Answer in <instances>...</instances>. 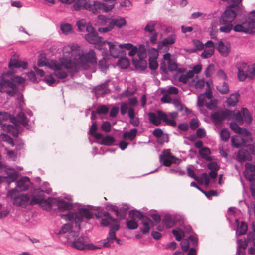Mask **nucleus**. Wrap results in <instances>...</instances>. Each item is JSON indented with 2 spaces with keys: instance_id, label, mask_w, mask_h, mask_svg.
<instances>
[{
  "instance_id": "nucleus-1",
  "label": "nucleus",
  "mask_w": 255,
  "mask_h": 255,
  "mask_svg": "<svg viewBox=\"0 0 255 255\" xmlns=\"http://www.w3.org/2000/svg\"><path fill=\"white\" fill-rule=\"evenodd\" d=\"M14 73V71L8 70L0 75V92L6 93L10 97L14 96L18 92L16 84H23L25 81Z\"/></svg>"
},
{
  "instance_id": "nucleus-2",
  "label": "nucleus",
  "mask_w": 255,
  "mask_h": 255,
  "mask_svg": "<svg viewBox=\"0 0 255 255\" xmlns=\"http://www.w3.org/2000/svg\"><path fill=\"white\" fill-rule=\"evenodd\" d=\"M59 215L66 221H70L71 223L74 222L76 227L79 228H80V224L83 222L84 219L89 220L94 217L93 213L86 207L78 208L77 212L69 211L67 214H60Z\"/></svg>"
},
{
  "instance_id": "nucleus-3",
  "label": "nucleus",
  "mask_w": 255,
  "mask_h": 255,
  "mask_svg": "<svg viewBox=\"0 0 255 255\" xmlns=\"http://www.w3.org/2000/svg\"><path fill=\"white\" fill-rule=\"evenodd\" d=\"M242 0H234L233 3H230L221 16L219 24H226L227 22L232 23L237 16L240 10V3Z\"/></svg>"
},
{
  "instance_id": "nucleus-4",
  "label": "nucleus",
  "mask_w": 255,
  "mask_h": 255,
  "mask_svg": "<svg viewBox=\"0 0 255 255\" xmlns=\"http://www.w3.org/2000/svg\"><path fill=\"white\" fill-rule=\"evenodd\" d=\"M255 27V10L250 12L248 17H243L241 21L234 26L236 32L249 33Z\"/></svg>"
},
{
  "instance_id": "nucleus-5",
  "label": "nucleus",
  "mask_w": 255,
  "mask_h": 255,
  "mask_svg": "<svg viewBox=\"0 0 255 255\" xmlns=\"http://www.w3.org/2000/svg\"><path fill=\"white\" fill-rule=\"evenodd\" d=\"M79 234L78 231L70 232L67 237L68 243L73 248L79 250H84L85 249L88 238L86 236H79Z\"/></svg>"
},
{
  "instance_id": "nucleus-6",
  "label": "nucleus",
  "mask_w": 255,
  "mask_h": 255,
  "mask_svg": "<svg viewBox=\"0 0 255 255\" xmlns=\"http://www.w3.org/2000/svg\"><path fill=\"white\" fill-rule=\"evenodd\" d=\"M105 2H108L111 4H107L106 3L95 1L93 4H91V5L88 7L89 11L95 14L100 13L101 12H107L111 10L114 7L115 4L113 3L116 0H103Z\"/></svg>"
},
{
  "instance_id": "nucleus-7",
  "label": "nucleus",
  "mask_w": 255,
  "mask_h": 255,
  "mask_svg": "<svg viewBox=\"0 0 255 255\" xmlns=\"http://www.w3.org/2000/svg\"><path fill=\"white\" fill-rule=\"evenodd\" d=\"M79 60V62L82 66L89 63L92 65H96L97 63L96 53L93 49H90L87 53L80 55Z\"/></svg>"
},
{
  "instance_id": "nucleus-8",
  "label": "nucleus",
  "mask_w": 255,
  "mask_h": 255,
  "mask_svg": "<svg viewBox=\"0 0 255 255\" xmlns=\"http://www.w3.org/2000/svg\"><path fill=\"white\" fill-rule=\"evenodd\" d=\"M84 38L88 42L91 44L99 43L103 40V37L98 36V32L93 26L88 27L87 33L85 35Z\"/></svg>"
},
{
  "instance_id": "nucleus-9",
  "label": "nucleus",
  "mask_w": 255,
  "mask_h": 255,
  "mask_svg": "<svg viewBox=\"0 0 255 255\" xmlns=\"http://www.w3.org/2000/svg\"><path fill=\"white\" fill-rule=\"evenodd\" d=\"M249 65L244 62H239L236 64L238 69V78L240 81H244L248 77Z\"/></svg>"
},
{
  "instance_id": "nucleus-10",
  "label": "nucleus",
  "mask_w": 255,
  "mask_h": 255,
  "mask_svg": "<svg viewBox=\"0 0 255 255\" xmlns=\"http://www.w3.org/2000/svg\"><path fill=\"white\" fill-rule=\"evenodd\" d=\"M109 48L110 55L114 58H118L120 56H125L127 54L126 50L122 49L119 45L115 44L114 42H108Z\"/></svg>"
},
{
  "instance_id": "nucleus-11",
  "label": "nucleus",
  "mask_w": 255,
  "mask_h": 255,
  "mask_svg": "<svg viewBox=\"0 0 255 255\" xmlns=\"http://www.w3.org/2000/svg\"><path fill=\"white\" fill-rule=\"evenodd\" d=\"M109 80H106L103 83L97 85L93 88V91L96 97H104L106 94L110 93V90L107 87Z\"/></svg>"
},
{
  "instance_id": "nucleus-12",
  "label": "nucleus",
  "mask_w": 255,
  "mask_h": 255,
  "mask_svg": "<svg viewBox=\"0 0 255 255\" xmlns=\"http://www.w3.org/2000/svg\"><path fill=\"white\" fill-rule=\"evenodd\" d=\"M56 204L57 206V208L55 209L54 212L58 214V212H64L69 211L72 209L73 207V204L69 202H66L63 200H60L57 198V200L56 201Z\"/></svg>"
},
{
  "instance_id": "nucleus-13",
  "label": "nucleus",
  "mask_w": 255,
  "mask_h": 255,
  "mask_svg": "<svg viewBox=\"0 0 255 255\" xmlns=\"http://www.w3.org/2000/svg\"><path fill=\"white\" fill-rule=\"evenodd\" d=\"M30 196L28 194H21L13 198V204L17 206L26 207L30 201Z\"/></svg>"
},
{
  "instance_id": "nucleus-14",
  "label": "nucleus",
  "mask_w": 255,
  "mask_h": 255,
  "mask_svg": "<svg viewBox=\"0 0 255 255\" xmlns=\"http://www.w3.org/2000/svg\"><path fill=\"white\" fill-rule=\"evenodd\" d=\"M30 185L32 186L33 184L31 182L30 179L27 176L22 177L16 182V187L20 191H26Z\"/></svg>"
},
{
  "instance_id": "nucleus-15",
  "label": "nucleus",
  "mask_w": 255,
  "mask_h": 255,
  "mask_svg": "<svg viewBox=\"0 0 255 255\" xmlns=\"http://www.w3.org/2000/svg\"><path fill=\"white\" fill-rule=\"evenodd\" d=\"M247 142L250 141H247L245 138L241 137L239 135H235L231 138L232 146L236 148L246 147Z\"/></svg>"
},
{
  "instance_id": "nucleus-16",
  "label": "nucleus",
  "mask_w": 255,
  "mask_h": 255,
  "mask_svg": "<svg viewBox=\"0 0 255 255\" xmlns=\"http://www.w3.org/2000/svg\"><path fill=\"white\" fill-rule=\"evenodd\" d=\"M9 70L13 71V68H22L23 69H26L28 68V63L26 61H20L15 58H11L8 64Z\"/></svg>"
},
{
  "instance_id": "nucleus-17",
  "label": "nucleus",
  "mask_w": 255,
  "mask_h": 255,
  "mask_svg": "<svg viewBox=\"0 0 255 255\" xmlns=\"http://www.w3.org/2000/svg\"><path fill=\"white\" fill-rule=\"evenodd\" d=\"M252 160V156L250 153L246 149H240L239 150L237 160L240 163H243L246 161H251Z\"/></svg>"
},
{
  "instance_id": "nucleus-18",
  "label": "nucleus",
  "mask_w": 255,
  "mask_h": 255,
  "mask_svg": "<svg viewBox=\"0 0 255 255\" xmlns=\"http://www.w3.org/2000/svg\"><path fill=\"white\" fill-rule=\"evenodd\" d=\"M215 47L224 57L227 56L231 51L230 43L227 42L226 44L225 45L222 41H220L219 43H216Z\"/></svg>"
},
{
  "instance_id": "nucleus-19",
  "label": "nucleus",
  "mask_w": 255,
  "mask_h": 255,
  "mask_svg": "<svg viewBox=\"0 0 255 255\" xmlns=\"http://www.w3.org/2000/svg\"><path fill=\"white\" fill-rule=\"evenodd\" d=\"M190 186L192 187H195L196 188L198 189L202 193H203L208 199H210V198L212 196H217L219 195V193L217 191L214 190H211L208 191H205L204 189L201 188L194 181H192L191 183Z\"/></svg>"
},
{
  "instance_id": "nucleus-20",
  "label": "nucleus",
  "mask_w": 255,
  "mask_h": 255,
  "mask_svg": "<svg viewBox=\"0 0 255 255\" xmlns=\"http://www.w3.org/2000/svg\"><path fill=\"white\" fill-rule=\"evenodd\" d=\"M142 224L143 227H140V230L144 234H147L150 231V226L153 225V221L148 217L145 216L142 220Z\"/></svg>"
},
{
  "instance_id": "nucleus-21",
  "label": "nucleus",
  "mask_w": 255,
  "mask_h": 255,
  "mask_svg": "<svg viewBox=\"0 0 255 255\" xmlns=\"http://www.w3.org/2000/svg\"><path fill=\"white\" fill-rule=\"evenodd\" d=\"M176 39V35L175 34H171L167 38H164L161 43L158 45V48L162 47L167 46L168 45H172L175 43Z\"/></svg>"
},
{
  "instance_id": "nucleus-22",
  "label": "nucleus",
  "mask_w": 255,
  "mask_h": 255,
  "mask_svg": "<svg viewBox=\"0 0 255 255\" xmlns=\"http://www.w3.org/2000/svg\"><path fill=\"white\" fill-rule=\"evenodd\" d=\"M237 227L236 230V235L237 236L244 235L246 233L248 229L247 224L244 222L242 221L240 225H239V221L238 219H236Z\"/></svg>"
},
{
  "instance_id": "nucleus-23",
  "label": "nucleus",
  "mask_w": 255,
  "mask_h": 255,
  "mask_svg": "<svg viewBox=\"0 0 255 255\" xmlns=\"http://www.w3.org/2000/svg\"><path fill=\"white\" fill-rule=\"evenodd\" d=\"M240 94L237 92L235 94H231L230 96L226 99V103L228 107L235 106L239 101L240 98Z\"/></svg>"
},
{
  "instance_id": "nucleus-24",
  "label": "nucleus",
  "mask_w": 255,
  "mask_h": 255,
  "mask_svg": "<svg viewBox=\"0 0 255 255\" xmlns=\"http://www.w3.org/2000/svg\"><path fill=\"white\" fill-rule=\"evenodd\" d=\"M152 50L154 51V53L152 54V56H150L149 59V67L152 70H156L158 67V64L157 61L156 60L157 58V50L155 48H153Z\"/></svg>"
},
{
  "instance_id": "nucleus-25",
  "label": "nucleus",
  "mask_w": 255,
  "mask_h": 255,
  "mask_svg": "<svg viewBox=\"0 0 255 255\" xmlns=\"http://www.w3.org/2000/svg\"><path fill=\"white\" fill-rule=\"evenodd\" d=\"M17 118L18 119V122L20 124L22 125L24 127L26 128L28 130L32 129V127L28 124L29 120L27 119L25 114L21 111L18 113L17 115Z\"/></svg>"
},
{
  "instance_id": "nucleus-26",
  "label": "nucleus",
  "mask_w": 255,
  "mask_h": 255,
  "mask_svg": "<svg viewBox=\"0 0 255 255\" xmlns=\"http://www.w3.org/2000/svg\"><path fill=\"white\" fill-rule=\"evenodd\" d=\"M116 239V234L113 232L108 233L107 238L102 240L103 247L105 248H111L112 244Z\"/></svg>"
},
{
  "instance_id": "nucleus-27",
  "label": "nucleus",
  "mask_w": 255,
  "mask_h": 255,
  "mask_svg": "<svg viewBox=\"0 0 255 255\" xmlns=\"http://www.w3.org/2000/svg\"><path fill=\"white\" fill-rule=\"evenodd\" d=\"M211 117L216 124L219 125L225 120L223 110L218 111L211 114Z\"/></svg>"
},
{
  "instance_id": "nucleus-28",
  "label": "nucleus",
  "mask_w": 255,
  "mask_h": 255,
  "mask_svg": "<svg viewBox=\"0 0 255 255\" xmlns=\"http://www.w3.org/2000/svg\"><path fill=\"white\" fill-rule=\"evenodd\" d=\"M132 64L136 69L144 70L147 67V62L145 59H138L133 58L132 60Z\"/></svg>"
},
{
  "instance_id": "nucleus-29",
  "label": "nucleus",
  "mask_w": 255,
  "mask_h": 255,
  "mask_svg": "<svg viewBox=\"0 0 255 255\" xmlns=\"http://www.w3.org/2000/svg\"><path fill=\"white\" fill-rule=\"evenodd\" d=\"M199 154L202 159L207 161L211 162L213 159L212 157L209 156L211 154V151L208 147H202L199 150Z\"/></svg>"
},
{
  "instance_id": "nucleus-30",
  "label": "nucleus",
  "mask_w": 255,
  "mask_h": 255,
  "mask_svg": "<svg viewBox=\"0 0 255 255\" xmlns=\"http://www.w3.org/2000/svg\"><path fill=\"white\" fill-rule=\"evenodd\" d=\"M129 207L128 205L124 204L122 207L118 208V213L116 214V216L119 220H122L126 218L127 211L129 210Z\"/></svg>"
},
{
  "instance_id": "nucleus-31",
  "label": "nucleus",
  "mask_w": 255,
  "mask_h": 255,
  "mask_svg": "<svg viewBox=\"0 0 255 255\" xmlns=\"http://www.w3.org/2000/svg\"><path fill=\"white\" fill-rule=\"evenodd\" d=\"M91 5L90 3L87 2L86 0H77V1L74 3L73 8L75 10H79L82 8L85 9L89 11L88 7Z\"/></svg>"
},
{
  "instance_id": "nucleus-32",
  "label": "nucleus",
  "mask_w": 255,
  "mask_h": 255,
  "mask_svg": "<svg viewBox=\"0 0 255 255\" xmlns=\"http://www.w3.org/2000/svg\"><path fill=\"white\" fill-rule=\"evenodd\" d=\"M162 223L168 228L173 227L175 223L172 214H166L162 219Z\"/></svg>"
},
{
  "instance_id": "nucleus-33",
  "label": "nucleus",
  "mask_w": 255,
  "mask_h": 255,
  "mask_svg": "<svg viewBox=\"0 0 255 255\" xmlns=\"http://www.w3.org/2000/svg\"><path fill=\"white\" fill-rule=\"evenodd\" d=\"M60 64H61V68L64 67L67 69H72L73 62L72 59L70 57H64L60 60Z\"/></svg>"
},
{
  "instance_id": "nucleus-34",
  "label": "nucleus",
  "mask_w": 255,
  "mask_h": 255,
  "mask_svg": "<svg viewBox=\"0 0 255 255\" xmlns=\"http://www.w3.org/2000/svg\"><path fill=\"white\" fill-rule=\"evenodd\" d=\"M137 129L132 128L129 131H126L123 135V138L125 139H129L130 141H133L136 137Z\"/></svg>"
},
{
  "instance_id": "nucleus-35",
  "label": "nucleus",
  "mask_w": 255,
  "mask_h": 255,
  "mask_svg": "<svg viewBox=\"0 0 255 255\" xmlns=\"http://www.w3.org/2000/svg\"><path fill=\"white\" fill-rule=\"evenodd\" d=\"M119 60L117 62V65L121 69H127L130 63L128 59L125 56H120L118 57Z\"/></svg>"
},
{
  "instance_id": "nucleus-36",
  "label": "nucleus",
  "mask_w": 255,
  "mask_h": 255,
  "mask_svg": "<svg viewBox=\"0 0 255 255\" xmlns=\"http://www.w3.org/2000/svg\"><path fill=\"white\" fill-rule=\"evenodd\" d=\"M240 128L236 133L240 134L241 137L245 138L247 141H252V138L251 133L245 128L240 127Z\"/></svg>"
},
{
  "instance_id": "nucleus-37",
  "label": "nucleus",
  "mask_w": 255,
  "mask_h": 255,
  "mask_svg": "<svg viewBox=\"0 0 255 255\" xmlns=\"http://www.w3.org/2000/svg\"><path fill=\"white\" fill-rule=\"evenodd\" d=\"M115 142V139L113 136L108 135L104 137L99 143L101 145L112 146L114 144Z\"/></svg>"
},
{
  "instance_id": "nucleus-38",
  "label": "nucleus",
  "mask_w": 255,
  "mask_h": 255,
  "mask_svg": "<svg viewBox=\"0 0 255 255\" xmlns=\"http://www.w3.org/2000/svg\"><path fill=\"white\" fill-rule=\"evenodd\" d=\"M108 58L103 57L102 59L99 61L98 67L100 70L103 72L106 73L109 68L108 63Z\"/></svg>"
},
{
  "instance_id": "nucleus-39",
  "label": "nucleus",
  "mask_w": 255,
  "mask_h": 255,
  "mask_svg": "<svg viewBox=\"0 0 255 255\" xmlns=\"http://www.w3.org/2000/svg\"><path fill=\"white\" fill-rule=\"evenodd\" d=\"M145 216L140 211L136 210H131L129 212V218H137L139 220H142Z\"/></svg>"
},
{
  "instance_id": "nucleus-40",
  "label": "nucleus",
  "mask_w": 255,
  "mask_h": 255,
  "mask_svg": "<svg viewBox=\"0 0 255 255\" xmlns=\"http://www.w3.org/2000/svg\"><path fill=\"white\" fill-rule=\"evenodd\" d=\"M222 25L220 27V31L223 33H228L232 29L234 30V26H233L232 23L227 22L226 24H219Z\"/></svg>"
},
{
  "instance_id": "nucleus-41",
  "label": "nucleus",
  "mask_w": 255,
  "mask_h": 255,
  "mask_svg": "<svg viewBox=\"0 0 255 255\" xmlns=\"http://www.w3.org/2000/svg\"><path fill=\"white\" fill-rule=\"evenodd\" d=\"M77 25L80 31L84 32L86 31L87 32H88V27H89V26H93L91 23L87 24L85 20L83 19L78 21L77 22Z\"/></svg>"
},
{
  "instance_id": "nucleus-42",
  "label": "nucleus",
  "mask_w": 255,
  "mask_h": 255,
  "mask_svg": "<svg viewBox=\"0 0 255 255\" xmlns=\"http://www.w3.org/2000/svg\"><path fill=\"white\" fill-rule=\"evenodd\" d=\"M47 67L55 71L62 69L60 63L55 60H52L48 62Z\"/></svg>"
},
{
  "instance_id": "nucleus-43",
  "label": "nucleus",
  "mask_w": 255,
  "mask_h": 255,
  "mask_svg": "<svg viewBox=\"0 0 255 255\" xmlns=\"http://www.w3.org/2000/svg\"><path fill=\"white\" fill-rule=\"evenodd\" d=\"M149 120L150 122L155 126H159L161 124V121L158 119V116L155 113L149 112L148 114Z\"/></svg>"
},
{
  "instance_id": "nucleus-44",
  "label": "nucleus",
  "mask_w": 255,
  "mask_h": 255,
  "mask_svg": "<svg viewBox=\"0 0 255 255\" xmlns=\"http://www.w3.org/2000/svg\"><path fill=\"white\" fill-rule=\"evenodd\" d=\"M172 104L176 107V108L179 111H182L184 108L185 109L186 113H188L189 109L184 104H183L180 100L179 99H175L172 102Z\"/></svg>"
},
{
  "instance_id": "nucleus-45",
  "label": "nucleus",
  "mask_w": 255,
  "mask_h": 255,
  "mask_svg": "<svg viewBox=\"0 0 255 255\" xmlns=\"http://www.w3.org/2000/svg\"><path fill=\"white\" fill-rule=\"evenodd\" d=\"M73 227V225L71 223L65 224L61 227L60 230L58 233V234H65L67 233L69 234L70 232L73 231L72 230ZM68 236L69 234L68 235Z\"/></svg>"
},
{
  "instance_id": "nucleus-46",
  "label": "nucleus",
  "mask_w": 255,
  "mask_h": 255,
  "mask_svg": "<svg viewBox=\"0 0 255 255\" xmlns=\"http://www.w3.org/2000/svg\"><path fill=\"white\" fill-rule=\"evenodd\" d=\"M57 200V198L54 197H48V199H45L43 197V200L42 201V203H46L48 207L45 208V210L47 211H50L52 209V205L54 204H56V201Z\"/></svg>"
},
{
  "instance_id": "nucleus-47",
  "label": "nucleus",
  "mask_w": 255,
  "mask_h": 255,
  "mask_svg": "<svg viewBox=\"0 0 255 255\" xmlns=\"http://www.w3.org/2000/svg\"><path fill=\"white\" fill-rule=\"evenodd\" d=\"M157 24V22L155 21H149L145 26L144 28V30L146 32H148L149 33H152L154 32L155 28V27Z\"/></svg>"
},
{
  "instance_id": "nucleus-48",
  "label": "nucleus",
  "mask_w": 255,
  "mask_h": 255,
  "mask_svg": "<svg viewBox=\"0 0 255 255\" xmlns=\"http://www.w3.org/2000/svg\"><path fill=\"white\" fill-rule=\"evenodd\" d=\"M126 225L128 229L134 230L138 227V224L134 218L127 219L126 220Z\"/></svg>"
},
{
  "instance_id": "nucleus-49",
  "label": "nucleus",
  "mask_w": 255,
  "mask_h": 255,
  "mask_svg": "<svg viewBox=\"0 0 255 255\" xmlns=\"http://www.w3.org/2000/svg\"><path fill=\"white\" fill-rule=\"evenodd\" d=\"M17 178V173L16 172L10 173L8 174L7 176L4 177V181L6 182L8 185L11 183L14 182Z\"/></svg>"
},
{
  "instance_id": "nucleus-50",
  "label": "nucleus",
  "mask_w": 255,
  "mask_h": 255,
  "mask_svg": "<svg viewBox=\"0 0 255 255\" xmlns=\"http://www.w3.org/2000/svg\"><path fill=\"white\" fill-rule=\"evenodd\" d=\"M242 112L246 123L247 124H250L252 122L253 119L249 110L247 108H242Z\"/></svg>"
},
{
  "instance_id": "nucleus-51",
  "label": "nucleus",
  "mask_w": 255,
  "mask_h": 255,
  "mask_svg": "<svg viewBox=\"0 0 255 255\" xmlns=\"http://www.w3.org/2000/svg\"><path fill=\"white\" fill-rule=\"evenodd\" d=\"M216 88L222 94H226L229 91V86L225 82H223L222 84L217 86Z\"/></svg>"
},
{
  "instance_id": "nucleus-52",
  "label": "nucleus",
  "mask_w": 255,
  "mask_h": 255,
  "mask_svg": "<svg viewBox=\"0 0 255 255\" xmlns=\"http://www.w3.org/2000/svg\"><path fill=\"white\" fill-rule=\"evenodd\" d=\"M43 200V195L39 194L36 196H34L30 199L29 204L31 205H34L37 204L42 203Z\"/></svg>"
},
{
  "instance_id": "nucleus-53",
  "label": "nucleus",
  "mask_w": 255,
  "mask_h": 255,
  "mask_svg": "<svg viewBox=\"0 0 255 255\" xmlns=\"http://www.w3.org/2000/svg\"><path fill=\"white\" fill-rule=\"evenodd\" d=\"M220 135L222 141L227 142L230 138V133L227 128H224L221 130Z\"/></svg>"
},
{
  "instance_id": "nucleus-54",
  "label": "nucleus",
  "mask_w": 255,
  "mask_h": 255,
  "mask_svg": "<svg viewBox=\"0 0 255 255\" xmlns=\"http://www.w3.org/2000/svg\"><path fill=\"white\" fill-rule=\"evenodd\" d=\"M138 59H144L146 57V49L144 45H140L137 51Z\"/></svg>"
},
{
  "instance_id": "nucleus-55",
  "label": "nucleus",
  "mask_w": 255,
  "mask_h": 255,
  "mask_svg": "<svg viewBox=\"0 0 255 255\" xmlns=\"http://www.w3.org/2000/svg\"><path fill=\"white\" fill-rule=\"evenodd\" d=\"M119 219H117L116 222H113L109 227H110L109 231L108 233L112 232L115 233L120 229Z\"/></svg>"
},
{
  "instance_id": "nucleus-56",
  "label": "nucleus",
  "mask_w": 255,
  "mask_h": 255,
  "mask_svg": "<svg viewBox=\"0 0 255 255\" xmlns=\"http://www.w3.org/2000/svg\"><path fill=\"white\" fill-rule=\"evenodd\" d=\"M172 233L175 237V239L177 241H181L182 237L184 235V232L180 229L178 228L177 229L173 230Z\"/></svg>"
},
{
  "instance_id": "nucleus-57",
  "label": "nucleus",
  "mask_w": 255,
  "mask_h": 255,
  "mask_svg": "<svg viewBox=\"0 0 255 255\" xmlns=\"http://www.w3.org/2000/svg\"><path fill=\"white\" fill-rule=\"evenodd\" d=\"M244 176L245 179L250 182V185L255 184V173L245 172Z\"/></svg>"
},
{
  "instance_id": "nucleus-58",
  "label": "nucleus",
  "mask_w": 255,
  "mask_h": 255,
  "mask_svg": "<svg viewBox=\"0 0 255 255\" xmlns=\"http://www.w3.org/2000/svg\"><path fill=\"white\" fill-rule=\"evenodd\" d=\"M112 20L115 26L119 28H122L126 24V21L124 18L121 17L119 19H113Z\"/></svg>"
},
{
  "instance_id": "nucleus-59",
  "label": "nucleus",
  "mask_w": 255,
  "mask_h": 255,
  "mask_svg": "<svg viewBox=\"0 0 255 255\" xmlns=\"http://www.w3.org/2000/svg\"><path fill=\"white\" fill-rule=\"evenodd\" d=\"M174 223H177L182 225L184 223V217L178 213L172 214Z\"/></svg>"
},
{
  "instance_id": "nucleus-60",
  "label": "nucleus",
  "mask_w": 255,
  "mask_h": 255,
  "mask_svg": "<svg viewBox=\"0 0 255 255\" xmlns=\"http://www.w3.org/2000/svg\"><path fill=\"white\" fill-rule=\"evenodd\" d=\"M117 219L115 218V220H111L109 218H103L101 219L100 224L103 227H109L113 222H116Z\"/></svg>"
},
{
  "instance_id": "nucleus-61",
  "label": "nucleus",
  "mask_w": 255,
  "mask_h": 255,
  "mask_svg": "<svg viewBox=\"0 0 255 255\" xmlns=\"http://www.w3.org/2000/svg\"><path fill=\"white\" fill-rule=\"evenodd\" d=\"M101 129L105 132H109L111 130V124L110 122L106 121L103 122L101 126Z\"/></svg>"
},
{
  "instance_id": "nucleus-62",
  "label": "nucleus",
  "mask_w": 255,
  "mask_h": 255,
  "mask_svg": "<svg viewBox=\"0 0 255 255\" xmlns=\"http://www.w3.org/2000/svg\"><path fill=\"white\" fill-rule=\"evenodd\" d=\"M223 112L225 119H228V120H230L234 117L235 112L234 111L229 110L227 108H225L223 110Z\"/></svg>"
},
{
  "instance_id": "nucleus-63",
  "label": "nucleus",
  "mask_w": 255,
  "mask_h": 255,
  "mask_svg": "<svg viewBox=\"0 0 255 255\" xmlns=\"http://www.w3.org/2000/svg\"><path fill=\"white\" fill-rule=\"evenodd\" d=\"M109 112L108 107L105 105H102L97 107L96 113L98 114H107Z\"/></svg>"
},
{
  "instance_id": "nucleus-64",
  "label": "nucleus",
  "mask_w": 255,
  "mask_h": 255,
  "mask_svg": "<svg viewBox=\"0 0 255 255\" xmlns=\"http://www.w3.org/2000/svg\"><path fill=\"white\" fill-rule=\"evenodd\" d=\"M54 75L58 79H63L66 78L68 75L66 71L60 70H57L54 72Z\"/></svg>"
}]
</instances>
